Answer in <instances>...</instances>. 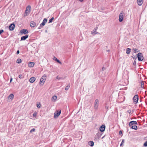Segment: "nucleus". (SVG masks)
Here are the masks:
<instances>
[{
  "instance_id": "nucleus-32",
  "label": "nucleus",
  "mask_w": 147,
  "mask_h": 147,
  "mask_svg": "<svg viewBox=\"0 0 147 147\" xmlns=\"http://www.w3.org/2000/svg\"><path fill=\"white\" fill-rule=\"evenodd\" d=\"M144 146L145 147L147 146V141L144 143Z\"/></svg>"
},
{
  "instance_id": "nucleus-13",
  "label": "nucleus",
  "mask_w": 147,
  "mask_h": 147,
  "mask_svg": "<svg viewBox=\"0 0 147 147\" xmlns=\"http://www.w3.org/2000/svg\"><path fill=\"white\" fill-rule=\"evenodd\" d=\"M36 25V24L34 21H32L30 22V26L32 27H34Z\"/></svg>"
},
{
  "instance_id": "nucleus-28",
  "label": "nucleus",
  "mask_w": 147,
  "mask_h": 147,
  "mask_svg": "<svg viewBox=\"0 0 147 147\" xmlns=\"http://www.w3.org/2000/svg\"><path fill=\"white\" fill-rule=\"evenodd\" d=\"M97 135L98 136V139H99L101 136V134H97Z\"/></svg>"
},
{
  "instance_id": "nucleus-12",
  "label": "nucleus",
  "mask_w": 147,
  "mask_h": 147,
  "mask_svg": "<svg viewBox=\"0 0 147 147\" xmlns=\"http://www.w3.org/2000/svg\"><path fill=\"white\" fill-rule=\"evenodd\" d=\"M28 34H26L24 36H23L21 37V40H25L27 38H28Z\"/></svg>"
},
{
  "instance_id": "nucleus-2",
  "label": "nucleus",
  "mask_w": 147,
  "mask_h": 147,
  "mask_svg": "<svg viewBox=\"0 0 147 147\" xmlns=\"http://www.w3.org/2000/svg\"><path fill=\"white\" fill-rule=\"evenodd\" d=\"M46 79V75L44 74L43 75L41 78L40 79V84H42L43 85L45 81V80Z\"/></svg>"
},
{
  "instance_id": "nucleus-37",
  "label": "nucleus",
  "mask_w": 147,
  "mask_h": 147,
  "mask_svg": "<svg viewBox=\"0 0 147 147\" xmlns=\"http://www.w3.org/2000/svg\"><path fill=\"white\" fill-rule=\"evenodd\" d=\"M119 134H122V132L121 131H119Z\"/></svg>"
},
{
  "instance_id": "nucleus-6",
  "label": "nucleus",
  "mask_w": 147,
  "mask_h": 147,
  "mask_svg": "<svg viewBox=\"0 0 147 147\" xmlns=\"http://www.w3.org/2000/svg\"><path fill=\"white\" fill-rule=\"evenodd\" d=\"M61 113L60 110H57L54 113V117L56 118L58 117Z\"/></svg>"
},
{
  "instance_id": "nucleus-40",
  "label": "nucleus",
  "mask_w": 147,
  "mask_h": 147,
  "mask_svg": "<svg viewBox=\"0 0 147 147\" xmlns=\"http://www.w3.org/2000/svg\"><path fill=\"white\" fill-rule=\"evenodd\" d=\"M64 139H63V141L64 142Z\"/></svg>"
},
{
  "instance_id": "nucleus-24",
  "label": "nucleus",
  "mask_w": 147,
  "mask_h": 147,
  "mask_svg": "<svg viewBox=\"0 0 147 147\" xmlns=\"http://www.w3.org/2000/svg\"><path fill=\"white\" fill-rule=\"evenodd\" d=\"M131 128L135 130H137V127L136 125H133L131 127Z\"/></svg>"
},
{
  "instance_id": "nucleus-21",
  "label": "nucleus",
  "mask_w": 147,
  "mask_h": 147,
  "mask_svg": "<svg viewBox=\"0 0 147 147\" xmlns=\"http://www.w3.org/2000/svg\"><path fill=\"white\" fill-rule=\"evenodd\" d=\"M14 98V95L12 94H10L8 96V98H10L11 100H12Z\"/></svg>"
},
{
  "instance_id": "nucleus-23",
  "label": "nucleus",
  "mask_w": 147,
  "mask_h": 147,
  "mask_svg": "<svg viewBox=\"0 0 147 147\" xmlns=\"http://www.w3.org/2000/svg\"><path fill=\"white\" fill-rule=\"evenodd\" d=\"M21 62L22 60L20 59H18L16 61V62L18 63H20Z\"/></svg>"
},
{
  "instance_id": "nucleus-9",
  "label": "nucleus",
  "mask_w": 147,
  "mask_h": 147,
  "mask_svg": "<svg viewBox=\"0 0 147 147\" xmlns=\"http://www.w3.org/2000/svg\"><path fill=\"white\" fill-rule=\"evenodd\" d=\"M98 105V100L97 99H96L94 102V107L95 109H97Z\"/></svg>"
},
{
  "instance_id": "nucleus-34",
  "label": "nucleus",
  "mask_w": 147,
  "mask_h": 147,
  "mask_svg": "<svg viewBox=\"0 0 147 147\" xmlns=\"http://www.w3.org/2000/svg\"><path fill=\"white\" fill-rule=\"evenodd\" d=\"M19 78L20 79L22 78V74H20L19 75Z\"/></svg>"
},
{
  "instance_id": "nucleus-5",
  "label": "nucleus",
  "mask_w": 147,
  "mask_h": 147,
  "mask_svg": "<svg viewBox=\"0 0 147 147\" xmlns=\"http://www.w3.org/2000/svg\"><path fill=\"white\" fill-rule=\"evenodd\" d=\"M138 58L139 61H142L143 60L144 57L141 53H138Z\"/></svg>"
},
{
  "instance_id": "nucleus-1",
  "label": "nucleus",
  "mask_w": 147,
  "mask_h": 147,
  "mask_svg": "<svg viewBox=\"0 0 147 147\" xmlns=\"http://www.w3.org/2000/svg\"><path fill=\"white\" fill-rule=\"evenodd\" d=\"M31 9V7L30 5H28L26 7L24 14V17H26L29 14Z\"/></svg>"
},
{
  "instance_id": "nucleus-30",
  "label": "nucleus",
  "mask_w": 147,
  "mask_h": 147,
  "mask_svg": "<svg viewBox=\"0 0 147 147\" xmlns=\"http://www.w3.org/2000/svg\"><path fill=\"white\" fill-rule=\"evenodd\" d=\"M124 139L122 140V142L120 144L121 146H123V143H124Z\"/></svg>"
},
{
  "instance_id": "nucleus-27",
  "label": "nucleus",
  "mask_w": 147,
  "mask_h": 147,
  "mask_svg": "<svg viewBox=\"0 0 147 147\" xmlns=\"http://www.w3.org/2000/svg\"><path fill=\"white\" fill-rule=\"evenodd\" d=\"M70 87V85L69 84L66 86L65 88V90H67Z\"/></svg>"
},
{
  "instance_id": "nucleus-11",
  "label": "nucleus",
  "mask_w": 147,
  "mask_h": 147,
  "mask_svg": "<svg viewBox=\"0 0 147 147\" xmlns=\"http://www.w3.org/2000/svg\"><path fill=\"white\" fill-rule=\"evenodd\" d=\"M105 125H102L100 127V130L101 132L104 131L105 129Z\"/></svg>"
},
{
  "instance_id": "nucleus-19",
  "label": "nucleus",
  "mask_w": 147,
  "mask_h": 147,
  "mask_svg": "<svg viewBox=\"0 0 147 147\" xmlns=\"http://www.w3.org/2000/svg\"><path fill=\"white\" fill-rule=\"evenodd\" d=\"M34 64V63L33 62H30L28 64V66L29 67H33Z\"/></svg>"
},
{
  "instance_id": "nucleus-17",
  "label": "nucleus",
  "mask_w": 147,
  "mask_h": 147,
  "mask_svg": "<svg viewBox=\"0 0 147 147\" xmlns=\"http://www.w3.org/2000/svg\"><path fill=\"white\" fill-rule=\"evenodd\" d=\"M53 59L57 62L61 64V62H60L58 59H57L56 57H55V56H54V57L53 58Z\"/></svg>"
},
{
  "instance_id": "nucleus-10",
  "label": "nucleus",
  "mask_w": 147,
  "mask_h": 147,
  "mask_svg": "<svg viewBox=\"0 0 147 147\" xmlns=\"http://www.w3.org/2000/svg\"><path fill=\"white\" fill-rule=\"evenodd\" d=\"M20 32L22 34H25L28 33V31L27 29H23L21 30Z\"/></svg>"
},
{
  "instance_id": "nucleus-33",
  "label": "nucleus",
  "mask_w": 147,
  "mask_h": 147,
  "mask_svg": "<svg viewBox=\"0 0 147 147\" xmlns=\"http://www.w3.org/2000/svg\"><path fill=\"white\" fill-rule=\"evenodd\" d=\"M36 105L38 108H40V107L41 105L40 104H37Z\"/></svg>"
},
{
  "instance_id": "nucleus-7",
  "label": "nucleus",
  "mask_w": 147,
  "mask_h": 147,
  "mask_svg": "<svg viewBox=\"0 0 147 147\" xmlns=\"http://www.w3.org/2000/svg\"><path fill=\"white\" fill-rule=\"evenodd\" d=\"M15 27V24L13 23L11 24L9 26V29L10 30H13Z\"/></svg>"
},
{
  "instance_id": "nucleus-29",
  "label": "nucleus",
  "mask_w": 147,
  "mask_h": 147,
  "mask_svg": "<svg viewBox=\"0 0 147 147\" xmlns=\"http://www.w3.org/2000/svg\"><path fill=\"white\" fill-rule=\"evenodd\" d=\"M54 18L52 17L49 20V23H51L52 22L53 20H54Z\"/></svg>"
},
{
  "instance_id": "nucleus-26",
  "label": "nucleus",
  "mask_w": 147,
  "mask_h": 147,
  "mask_svg": "<svg viewBox=\"0 0 147 147\" xmlns=\"http://www.w3.org/2000/svg\"><path fill=\"white\" fill-rule=\"evenodd\" d=\"M134 50L135 53L138 52L139 51L138 49L136 48L134 49Z\"/></svg>"
},
{
  "instance_id": "nucleus-15",
  "label": "nucleus",
  "mask_w": 147,
  "mask_h": 147,
  "mask_svg": "<svg viewBox=\"0 0 147 147\" xmlns=\"http://www.w3.org/2000/svg\"><path fill=\"white\" fill-rule=\"evenodd\" d=\"M36 80L35 78L34 77H32L30 78L29 80V81L31 83H33Z\"/></svg>"
},
{
  "instance_id": "nucleus-39",
  "label": "nucleus",
  "mask_w": 147,
  "mask_h": 147,
  "mask_svg": "<svg viewBox=\"0 0 147 147\" xmlns=\"http://www.w3.org/2000/svg\"><path fill=\"white\" fill-rule=\"evenodd\" d=\"M80 1L82 2V1L84 0H79Z\"/></svg>"
},
{
  "instance_id": "nucleus-20",
  "label": "nucleus",
  "mask_w": 147,
  "mask_h": 147,
  "mask_svg": "<svg viewBox=\"0 0 147 147\" xmlns=\"http://www.w3.org/2000/svg\"><path fill=\"white\" fill-rule=\"evenodd\" d=\"M88 144L89 145L92 146L94 145V142L92 141H89L88 142Z\"/></svg>"
},
{
  "instance_id": "nucleus-25",
  "label": "nucleus",
  "mask_w": 147,
  "mask_h": 147,
  "mask_svg": "<svg viewBox=\"0 0 147 147\" xmlns=\"http://www.w3.org/2000/svg\"><path fill=\"white\" fill-rule=\"evenodd\" d=\"M37 115V113L36 112H35L33 114V116L34 117H36Z\"/></svg>"
},
{
  "instance_id": "nucleus-8",
  "label": "nucleus",
  "mask_w": 147,
  "mask_h": 147,
  "mask_svg": "<svg viewBox=\"0 0 147 147\" xmlns=\"http://www.w3.org/2000/svg\"><path fill=\"white\" fill-rule=\"evenodd\" d=\"M47 20L46 18H44L43 21L40 24V27H43L44 26L45 23L47 22Z\"/></svg>"
},
{
  "instance_id": "nucleus-38",
  "label": "nucleus",
  "mask_w": 147,
  "mask_h": 147,
  "mask_svg": "<svg viewBox=\"0 0 147 147\" xmlns=\"http://www.w3.org/2000/svg\"><path fill=\"white\" fill-rule=\"evenodd\" d=\"M12 78H11L10 79V82H11V81H12Z\"/></svg>"
},
{
  "instance_id": "nucleus-31",
  "label": "nucleus",
  "mask_w": 147,
  "mask_h": 147,
  "mask_svg": "<svg viewBox=\"0 0 147 147\" xmlns=\"http://www.w3.org/2000/svg\"><path fill=\"white\" fill-rule=\"evenodd\" d=\"M35 130V129L34 128H33L30 131V132L32 133L33 132H34Z\"/></svg>"
},
{
  "instance_id": "nucleus-36",
  "label": "nucleus",
  "mask_w": 147,
  "mask_h": 147,
  "mask_svg": "<svg viewBox=\"0 0 147 147\" xmlns=\"http://www.w3.org/2000/svg\"><path fill=\"white\" fill-rule=\"evenodd\" d=\"M20 53V51L19 50H18L17 51V52H16V54H18L19 53Z\"/></svg>"
},
{
  "instance_id": "nucleus-16",
  "label": "nucleus",
  "mask_w": 147,
  "mask_h": 147,
  "mask_svg": "<svg viewBox=\"0 0 147 147\" xmlns=\"http://www.w3.org/2000/svg\"><path fill=\"white\" fill-rule=\"evenodd\" d=\"M137 2L139 5H141L143 3V0H137Z\"/></svg>"
},
{
  "instance_id": "nucleus-3",
  "label": "nucleus",
  "mask_w": 147,
  "mask_h": 147,
  "mask_svg": "<svg viewBox=\"0 0 147 147\" xmlns=\"http://www.w3.org/2000/svg\"><path fill=\"white\" fill-rule=\"evenodd\" d=\"M125 14L123 11H121L119 15V21L120 22H121L124 18Z\"/></svg>"
},
{
  "instance_id": "nucleus-35",
  "label": "nucleus",
  "mask_w": 147,
  "mask_h": 147,
  "mask_svg": "<svg viewBox=\"0 0 147 147\" xmlns=\"http://www.w3.org/2000/svg\"><path fill=\"white\" fill-rule=\"evenodd\" d=\"M141 87L142 88H143L144 87V83L143 82H141Z\"/></svg>"
},
{
  "instance_id": "nucleus-14",
  "label": "nucleus",
  "mask_w": 147,
  "mask_h": 147,
  "mask_svg": "<svg viewBox=\"0 0 147 147\" xmlns=\"http://www.w3.org/2000/svg\"><path fill=\"white\" fill-rule=\"evenodd\" d=\"M137 124V122L136 121H132L130 122L129 125V126H130L133 125H136Z\"/></svg>"
},
{
  "instance_id": "nucleus-4",
  "label": "nucleus",
  "mask_w": 147,
  "mask_h": 147,
  "mask_svg": "<svg viewBox=\"0 0 147 147\" xmlns=\"http://www.w3.org/2000/svg\"><path fill=\"white\" fill-rule=\"evenodd\" d=\"M134 102L136 104L138 102V95H135L133 99Z\"/></svg>"
},
{
  "instance_id": "nucleus-18",
  "label": "nucleus",
  "mask_w": 147,
  "mask_h": 147,
  "mask_svg": "<svg viewBox=\"0 0 147 147\" xmlns=\"http://www.w3.org/2000/svg\"><path fill=\"white\" fill-rule=\"evenodd\" d=\"M57 96H53L52 98V100L53 101V102H55V101L57 99Z\"/></svg>"
},
{
  "instance_id": "nucleus-22",
  "label": "nucleus",
  "mask_w": 147,
  "mask_h": 147,
  "mask_svg": "<svg viewBox=\"0 0 147 147\" xmlns=\"http://www.w3.org/2000/svg\"><path fill=\"white\" fill-rule=\"evenodd\" d=\"M131 51V49H130L129 48H127V49H126V53L127 54H129L130 53Z\"/></svg>"
}]
</instances>
